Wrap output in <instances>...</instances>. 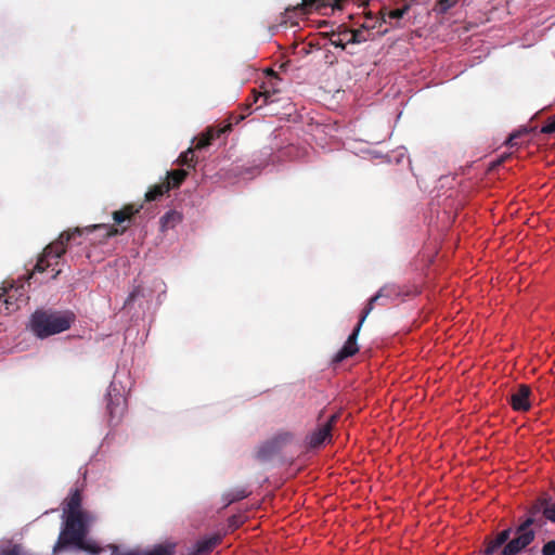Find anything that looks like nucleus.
I'll return each mask as SVG.
<instances>
[{"label":"nucleus","instance_id":"obj_3","mask_svg":"<svg viewBox=\"0 0 555 555\" xmlns=\"http://www.w3.org/2000/svg\"><path fill=\"white\" fill-rule=\"evenodd\" d=\"M403 295L400 286L396 284H386L384 285L373 297L370 298L366 307L363 309L360 320L352 333L347 338L343 348L335 354L333 361L339 363L345 359L354 356L359 351V347L357 344L358 335L360 333L361 326L370 312L373 310L374 304L382 300L380 305L386 306L390 301L399 298Z\"/></svg>","mask_w":555,"mask_h":555},{"label":"nucleus","instance_id":"obj_29","mask_svg":"<svg viewBox=\"0 0 555 555\" xmlns=\"http://www.w3.org/2000/svg\"><path fill=\"white\" fill-rule=\"evenodd\" d=\"M269 98H270V94L269 92H260L258 94L254 93V103H257L259 101V99H262V104L259 106L261 107L262 105H266L269 101Z\"/></svg>","mask_w":555,"mask_h":555},{"label":"nucleus","instance_id":"obj_20","mask_svg":"<svg viewBox=\"0 0 555 555\" xmlns=\"http://www.w3.org/2000/svg\"><path fill=\"white\" fill-rule=\"evenodd\" d=\"M178 163L182 166L194 168L196 165L194 149L189 147L184 153H182L178 158Z\"/></svg>","mask_w":555,"mask_h":555},{"label":"nucleus","instance_id":"obj_18","mask_svg":"<svg viewBox=\"0 0 555 555\" xmlns=\"http://www.w3.org/2000/svg\"><path fill=\"white\" fill-rule=\"evenodd\" d=\"M325 35L328 37L331 44L336 48L345 49L346 44H349V41L345 40V28L337 31H331Z\"/></svg>","mask_w":555,"mask_h":555},{"label":"nucleus","instance_id":"obj_11","mask_svg":"<svg viewBox=\"0 0 555 555\" xmlns=\"http://www.w3.org/2000/svg\"><path fill=\"white\" fill-rule=\"evenodd\" d=\"M220 542L219 537H210L195 543L191 555H208Z\"/></svg>","mask_w":555,"mask_h":555},{"label":"nucleus","instance_id":"obj_1","mask_svg":"<svg viewBox=\"0 0 555 555\" xmlns=\"http://www.w3.org/2000/svg\"><path fill=\"white\" fill-rule=\"evenodd\" d=\"M143 205L135 206L133 204H127L121 209L115 210L112 214L115 224H93L86 228H74L62 232L59 237L47 245L39 257L31 276L36 273H42L48 268L53 267L52 259L55 260V264L59 263V259L66 253L67 245L69 242L75 241L77 236H81L85 232H93L95 230H104L105 237H112L124 234L130 227L132 218L141 211Z\"/></svg>","mask_w":555,"mask_h":555},{"label":"nucleus","instance_id":"obj_31","mask_svg":"<svg viewBox=\"0 0 555 555\" xmlns=\"http://www.w3.org/2000/svg\"><path fill=\"white\" fill-rule=\"evenodd\" d=\"M519 135H520L519 133H513V134H511V135H509V138H508V140H507V144H508L509 146H515V145H517L516 140H517V138H518Z\"/></svg>","mask_w":555,"mask_h":555},{"label":"nucleus","instance_id":"obj_24","mask_svg":"<svg viewBox=\"0 0 555 555\" xmlns=\"http://www.w3.org/2000/svg\"><path fill=\"white\" fill-rule=\"evenodd\" d=\"M512 530L505 529L501 531L495 538H496V544L507 545L512 540H509Z\"/></svg>","mask_w":555,"mask_h":555},{"label":"nucleus","instance_id":"obj_27","mask_svg":"<svg viewBox=\"0 0 555 555\" xmlns=\"http://www.w3.org/2000/svg\"><path fill=\"white\" fill-rule=\"evenodd\" d=\"M542 133H554L555 132V116L550 118L547 122L541 128Z\"/></svg>","mask_w":555,"mask_h":555},{"label":"nucleus","instance_id":"obj_15","mask_svg":"<svg viewBox=\"0 0 555 555\" xmlns=\"http://www.w3.org/2000/svg\"><path fill=\"white\" fill-rule=\"evenodd\" d=\"M182 220V215L176 210L167 211L160 218V230L166 231L168 229L175 228Z\"/></svg>","mask_w":555,"mask_h":555},{"label":"nucleus","instance_id":"obj_12","mask_svg":"<svg viewBox=\"0 0 555 555\" xmlns=\"http://www.w3.org/2000/svg\"><path fill=\"white\" fill-rule=\"evenodd\" d=\"M325 0H302L301 3L297 4L294 8H287L286 13L293 11L300 15H307L311 13L313 10H317L321 7H325Z\"/></svg>","mask_w":555,"mask_h":555},{"label":"nucleus","instance_id":"obj_8","mask_svg":"<svg viewBox=\"0 0 555 555\" xmlns=\"http://www.w3.org/2000/svg\"><path fill=\"white\" fill-rule=\"evenodd\" d=\"M531 388L521 384L517 390L511 395L509 403L515 411L525 412L531 408L530 403Z\"/></svg>","mask_w":555,"mask_h":555},{"label":"nucleus","instance_id":"obj_10","mask_svg":"<svg viewBox=\"0 0 555 555\" xmlns=\"http://www.w3.org/2000/svg\"><path fill=\"white\" fill-rule=\"evenodd\" d=\"M231 129V125L215 131L212 128H208L204 133L197 138L195 150H202L211 144L212 140L219 138L222 133Z\"/></svg>","mask_w":555,"mask_h":555},{"label":"nucleus","instance_id":"obj_37","mask_svg":"<svg viewBox=\"0 0 555 555\" xmlns=\"http://www.w3.org/2000/svg\"><path fill=\"white\" fill-rule=\"evenodd\" d=\"M366 16H367V17H372V12H369V13L366 14Z\"/></svg>","mask_w":555,"mask_h":555},{"label":"nucleus","instance_id":"obj_23","mask_svg":"<svg viewBox=\"0 0 555 555\" xmlns=\"http://www.w3.org/2000/svg\"><path fill=\"white\" fill-rule=\"evenodd\" d=\"M75 546L78 547L79 550L87 551L92 554H98L101 552L100 546H98L95 543L86 541L85 539H82L80 543H76Z\"/></svg>","mask_w":555,"mask_h":555},{"label":"nucleus","instance_id":"obj_4","mask_svg":"<svg viewBox=\"0 0 555 555\" xmlns=\"http://www.w3.org/2000/svg\"><path fill=\"white\" fill-rule=\"evenodd\" d=\"M75 320V313L69 310H36L30 318V328L42 339L69 330Z\"/></svg>","mask_w":555,"mask_h":555},{"label":"nucleus","instance_id":"obj_17","mask_svg":"<svg viewBox=\"0 0 555 555\" xmlns=\"http://www.w3.org/2000/svg\"><path fill=\"white\" fill-rule=\"evenodd\" d=\"M167 192H169V185L167 183H164V181H163V182L150 188V190L145 193V201L146 202L156 201Z\"/></svg>","mask_w":555,"mask_h":555},{"label":"nucleus","instance_id":"obj_36","mask_svg":"<svg viewBox=\"0 0 555 555\" xmlns=\"http://www.w3.org/2000/svg\"><path fill=\"white\" fill-rule=\"evenodd\" d=\"M367 3H369V0H365V1H363V2L361 3V5H367Z\"/></svg>","mask_w":555,"mask_h":555},{"label":"nucleus","instance_id":"obj_21","mask_svg":"<svg viewBox=\"0 0 555 555\" xmlns=\"http://www.w3.org/2000/svg\"><path fill=\"white\" fill-rule=\"evenodd\" d=\"M345 40H348L349 43H361L366 40V38L363 36L362 30L360 29H348L345 28Z\"/></svg>","mask_w":555,"mask_h":555},{"label":"nucleus","instance_id":"obj_34","mask_svg":"<svg viewBox=\"0 0 555 555\" xmlns=\"http://www.w3.org/2000/svg\"><path fill=\"white\" fill-rule=\"evenodd\" d=\"M60 273H61V270H60V269H59V270H56V271L54 272V274L52 275V278H51V279H52V280H55V279L59 276V274H60Z\"/></svg>","mask_w":555,"mask_h":555},{"label":"nucleus","instance_id":"obj_35","mask_svg":"<svg viewBox=\"0 0 555 555\" xmlns=\"http://www.w3.org/2000/svg\"><path fill=\"white\" fill-rule=\"evenodd\" d=\"M133 297H134V295H133V294H131V295L129 296V298H128V301L133 300Z\"/></svg>","mask_w":555,"mask_h":555},{"label":"nucleus","instance_id":"obj_7","mask_svg":"<svg viewBox=\"0 0 555 555\" xmlns=\"http://www.w3.org/2000/svg\"><path fill=\"white\" fill-rule=\"evenodd\" d=\"M338 418L337 414H333L330 418L321 424L310 436H309V447L312 449L319 448L326 440L332 438V429L334 424Z\"/></svg>","mask_w":555,"mask_h":555},{"label":"nucleus","instance_id":"obj_13","mask_svg":"<svg viewBox=\"0 0 555 555\" xmlns=\"http://www.w3.org/2000/svg\"><path fill=\"white\" fill-rule=\"evenodd\" d=\"M126 410L125 399L121 396L115 398L109 397L107 402V411L112 420L120 418Z\"/></svg>","mask_w":555,"mask_h":555},{"label":"nucleus","instance_id":"obj_22","mask_svg":"<svg viewBox=\"0 0 555 555\" xmlns=\"http://www.w3.org/2000/svg\"><path fill=\"white\" fill-rule=\"evenodd\" d=\"M505 545L496 544V538L489 539L485 548V555H500Z\"/></svg>","mask_w":555,"mask_h":555},{"label":"nucleus","instance_id":"obj_25","mask_svg":"<svg viewBox=\"0 0 555 555\" xmlns=\"http://www.w3.org/2000/svg\"><path fill=\"white\" fill-rule=\"evenodd\" d=\"M248 494L249 493H248V491L245 488H241V489L234 490L230 494L231 495L230 502H235V501H240L242 499H245Z\"/></svg>","mask_w":555,"mask_h":555},{"label":"nucleus","instance_id":"obj_32","mask_svg":"<svg viewBox=\"0 0 555 555\" xmlns=\"http://www.w3.org/2000/svg\"><path fill=\"white\" fill-rule=\"evenodd\" d=\"M346 0H333V3L331 4L333 9L341 10L344 7Z\"/></svg>","mask_w":555,"mask_h":555},{"label":"nucleus","instance_id":"obj_2","mask_svg":"<svg viewBox=\"0 0 555 555\" xmlns=\"http://www.w3.org/2000/svg\"><path fill=\"white\" fill-rule=\"evenodd\" d=\"M546 503L547 498H539L527 508V517L516 528L515 538L505 545L500 555H517L533 542L535 532L531 527H542L545 524Z\"/></svg>","mask_w":555,"mask_h":555},{"label":"nucleus","instance_id":"obj_14","mask_svg":"<svg viewBox=\"0 0 555 555\" xmlns=\"http://www.w3.org/2000/svg\"><path fill=\"white\" fill-rule=\"evenodd\" d=\"M186 177H188V171L184 169L171 170V171L167 172V177H166L164 183H167L169 185V191H170L171 189L179 188L182 184V182L185 180Z\"/></svg>","mask_w":555,"mask_h":555},{"label":"nucleus","instance_id":"obj_6","mask_svg":"<svg viewBox=\"0 0 555 555\" xmlns=\"http://www.w3.org/2000/svg\"><path fill=\"white\" fill-rule=\"evenodd\" d=\"M293 439V435L291 433H279L273 436L271 439L261 443L256 452L255 457L259 462H268L273 456L279 454V452L288 444Z\"/></svg>","mask_w":555,"mask_h":555},{"label":"nucleus","instance_id":"obj_28","mask_svg":"<svg viewBox=\"0 0 555 555\" xmlns=\"http://www.w3.org/2000/svg\"><path fill=\"white\" fill-rule=\"evenodd\" d=\"M542 555H555V541L546 542L542 547Z\"/></svg>","mask_w":555,"mask_h":555},{"label":"nucleus","instance_id":"obj_19","mask_svg":"<svg viewBox=\"0 0 555 555\" xmlns=\"http://www.w3.org/2000/svg\"><path fill=\"white\" fill-rule=\"evenodd\" d=\"M457 2L459 0H438L434 5L433 11L436 14L443 15L453 7H455Z\"/></svg>","mask_w":555,"mask_h":555},{"label":"nucleus","instance_id":"obj_16","mask_svg":"<svg viewBox=\"0 0 555 555\" xmlns=\"http://www.w3.org/2000/svg\"><path fill=\"white\" fill-rule=\"evenodd\" d=\"M410 9L411 7H409L406 3L403 7H399L389 11H387L386 7L383 5L379 11L380 21L385 23L386 16H388L390 20H400L409 12Z\"/></svg>","mask_w":555,"mask_h":555},{"label":"nucleus","instance_id":"obj_33","mask_svg":"<svg viewBox=\"0 0 555 555\" xmlns=\"http://www.w3.org/2000/svg\"><path fill=\"white\" fill-rule=\"evenodd\" d=\"M9 298H10V297H8V298H5V299L3 300V304L5 305V310H7V312H11V311L13 310V308H12L13 304L10 301V299H9Z\"/></svg>","mask_w":555,"mask_h":555},{"label":"nucleus","instance_id":"obj_9","mask_svg":"<svg viewBox=\"0 0 555 555\" xmlns=\"http://www.w3.org/2000/svg\"><path fill=\"white\" fill-rule=\"evenodd\" d=\"M81 493L78 489L74 490L69 498L66 500V507L64 508L65 516H80L87 515L86 512L81 511Z\"/></svg>","mask_w":555,"mask_h":555},{"label":"nucleus","instance_id":"obj_5","mask_svg":"<svg viewBox=\"0 0 555 555\" xmlns=\"http://www.w3.org/2000/svg\"><path fill=\"white\" fill-rule=\"evenodd\" d=\"M87 533L88 515L65 516L64 526L53 547V553H57L68 545L80 543Z\"/></svg>","mask_w":555,"mask_h":555},{"label":"nucleus","instance_id":"obj_26","mask_svg":"<svg viewBox=\"0 0 555 555\" xmlns=\"http://www.w3.org/2000/svg\"><path fill=\"white\" fill-rule=\"evenodd\" d=\"M545 519L555 522V503L550 505V500L547 499L546 508L544 509Z\"/></svg>","mask_w":555,"mask_h":555},{"label":"nucleus","instance_id":"obj_30","mask_svg":"<svg viewBox=\"0 0 555 555\" xmlns=\"http://www.w3.org/2000/svg\"><path fill=\"white\" fill-rule=\"evenodd\" d=\"M416 0H389L391 5H395L397 8L403 7L405 3L409 4V7H412Z\"/></svg>","mask_w":555,"mask_h":555}]
</instances>
